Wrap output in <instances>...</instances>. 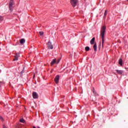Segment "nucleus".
<instances>
[{
  "mask_svg": "<svg viewBox=\"0 0 128 128\" xmlns=\"http://www.w3.org/2000/svg\"><path fill=\"white\" fill-rule=\"evenodd\" d=\"M38 128H40V126H38Z\"/></svg>",
  "mask_w": 128,
  "mask_h": 128,
  "instance_id": "nucleus-25",
  "label": "nucleus"
},
{
  "mask_svg": "<svg viewBox=\"0 0 128 128\" xmlns=\"http://www.w3.org/2000/svg\"><path fill=\"white\" fill-rule=\"evenodd\" d=\"M116 72H117V74L119 75H122L124 73V71L122 70H116Z\"/></svg>",
  "mask_w": 128,
  "mask_h": 128,
  "instance_id": "nucleus-8",
  "label": "nucleus"
},
{
  "mask_svg": "<svg viewBox=\"0 0 128 128\" xmlns=\"http://www.w3.org/2000/svg\"><path fill=\"white\" fill-rule=\"evenodd\" d=\"M20 56V53H16V55H15V58L14 59V61H17L18 60V58Z\"/></svg>",
  "mask_w": 128,
  "mask_h": 128,
  "instance_id": "nucleus-6",
  "label": "nucleus"
},
{
  "mask_svg": "<svg viewBox=\"0 0 128 128\" xmlns=\"http://www.w3.org/2000/svg\"><path fill=\"white\" fill-rule=\"evenodd\" d=\"M56 62V59L54 58V59L52 60L50 64L51 66H53Z\"/></svg>",
  "mask_w": 128,
  "mask_h": 128,
  "instance_id": "nucleus-11",
  "label": "nucleus"
},
{
  "mask_svg": "<svg viewBox=\"0 0 128 128\" xmlns=\"http://www.w3.org/2000/svg\"><path fill=\"white\" fill-rule=\"evenodd\" d=\"M0 120H1L2 122L4 121V120L3 118L1 116H0Z\"/></svg>",
  "mask_w": 128,
  "mask_h": 128,
  "instance_id": "nucleus-21",
  "label": "nucleus"
},
{
  "mask_svg": "<svg viewBox=\"0 0 128 128\" xmlns=\"http://www.w3.org/2000/svg\"><path fill=\"white\" fill-rule=\"evenodd\" d=\"M32 95L33 98L34 99L38 98V94L36 92H32Z\"/></svg>",
  "mask_w": 128,
  "mask_h": 128,
  "instance_id": "nucleus-5",
  "label": "nucleus"
},
{
  "mask_svg": "<svg viewBox=\"0 0 128 128\" xmlns=\"http://www.w3.org/2000/svg\"><path fill=\"white\" fill-rule=\"evenodd\" d=\"M24 73V70H22L20 72V75H22V74Z\"/></svg>",
  "mask_w": 128,
  "mask_h": 128,
  "instance_id": "nucleus-18",
  "label": "nucleus"
},
{
  "mask_svg": "<svg viewBox=\"0 0 128 128\" xmlns=\"http://www.w3.org/2000/svg\"><path fill=\"white\" fill-rule=\"evenodd\" d=\"M92 92L95 96H98V94L96 93V92L94 90V88H92Z\"/></svg>",
  "mask_w": 128,
  "mask_h": 128,
  "instance_id": "nucleus-13",
  "label": "nucleus"
},
{
  "mask_svg": "<svg viewBox=\"0 0 128 128\" xmlns=\"http://www.w3.org/2000/svg\"><path fill=\"white\" fill-rule=\"evenodd\" d=\"M33 128H36V127L35 126H33Z\"/></svg>",
  "mask_w": 128,
  "mask_h": 128,
  "instance_id": "nucleus-24",
  "label": "nucleus"
},
{
  "mask_svg": "<svg viewBox=\"0 0 128 128\" xmlns=\"http://www.w3.org/2000/svg\"><path fill=\"white\" fill-rule=\"evenodd\" d=\"M78 0H70V4L73 6V8H75L77 4Z\"/></svg>",
  "mask_w": 128,
  "mask_h": 128,
  "instance_id": "nucleus-3",
  "label": "nucleus"
},
{
  "mask_svg": "<svg viewBox=\"0 0 128 128\" xmlns=\"http://www.w3.org/2000/svg\"><path fill=\"white\" fill-rule=\"evenodd\" d=\"M85 50H86V51H89L90 50V47L89 46H86V48H85Z\"/></svg>",
  "mask_w": 128,
  "mask_h": 128,
  "instance_id": "nucleus-16",
  "label": "nucleus"
},
{
  "mask_svg": "<svg viewBox=\"0 0 128 128\" xmlns=\"http://www.w3.org/2000/svg\"><path fill=\"white\" fill-rule=\"evenodd\" d=\"M2 83V82H0V84H1Z\"/></svg>",
  "mask_w": 128,
  "mask_h": 128,
  "instance_id": "nucleus-26",
  "label": "nucleus"
},
{
  "mask_svg": "<svg viewBox=\"0 0 128 128\" xmlns=\"http://www.w3.org/2000/svg\"><path fill=\"white\" fill-rule=\"evenodd\" d=\"M118 64L120 65V66H122L123 64H122V58H120L118 60Z\"/></svg>",
  "mask_w": 128,
  "mask_h": 128,
  "instance_id": "nucleus-9",
  "label": "nucleus"
},
{
  "mask_svg": "<svg viewBox=\"0 0 128 128\" xmlns=\"http://www.w3.org/2000/svg\"><path fill=\"white\" fill-rule=\"evenodd\" d=\"M94 41H95V38H92V40H90V44H94Z\"/></svg>",
  "mask_w": 128,
  "mask_h": 128,
  "instance_id": "nucleus-10",
  "label": "nucleus"
},
{
  "mask_svg": "<svg viewBox=\"0 0 128 128\" xmlns=\"http://www.w3.org/2000/svg\"><path fill=\"white\" fill-rule=\"evenodd\" d=\"M26 40L24 38H22L20 40V44H23L25 42Z\"/></svg>",
  "mask_w": 128,
  "mask_h": 128,
  "instance_id": "nucleus-12",
  "label": "nucleus"
},
{
  "mask_svg": "<svg viewBox=\"0 0 128 128\" xmlns=\"http://www.w3.org/2000/svg\"><path fill=\"white\" fill-rule=\"evenodd\" d=\"M60 62V60H58V62H57V64H58V63Z\"/></svg>",
  "mask_w": 128,
  "mask_h": 128,
  "instance_id": "nucleus-23",
  "label": "nucleus"
},
{
  "mask_svg": "<svg viewBox=\"0 0 128 128\" xmlns=\"http://www.w3.org/2000/svg\"><path fill=\"white\" fill-rule=\"evenodd\" d=\"M4 20V18L2 16H0V22H1Z\"/></svg>",
  "mask_w": 128,
  "mask_h": 128,
  "instance_id": "nucleus-17",
  "label": "nucleus"
},
{
  "mask_svg": "<svg viewBox=\"0 0 128 128\" xmlns=\"http://www.w3.org/2000/svg\"><path fill=\"white\" fill-rule=\"evenodd\" d=\"M59 80H60V76L59 75H57L56 78H55V79H54V81L56 82V84H58L59 82Z\"/></svg>",
  "mask_w": 128,
  "mask_h": 128,
  "instance_id": "nucleus-7",
  "label": "nucleus"
},
{
  "mask_svg": "<svg viewBox=\"0 0 128 128\" xmlns=\"http://www.w3.org/2000/svg\"><path fill=\"white\" fill-rule=\"evenodd\" d=\"M3 128H8L6 126L3 125Z\"/></svg>",
  "mask_w": 128,
  "mask_h": 128,
  "instance_id": "nucleus-22",
  "label": "nucleus"
},
{
  "mask_svg": "<svg viewBox=\"0 0 128 128\" xmlns=\"http://www.w3.org/2000/svg\"><path fill=\"white\" fill-rule=\"evenodd\" d=\"M14 0H10L9 3V10L12 12L13 11V8H14Z\"/></svg>",
  "mask_w": 128,
  "mask_h": 128,
  "instance_id": "nucleus-2",
  "label": "nucleus"
},
{
  "mask_svg": "<svg viewBox=\"0 0 128 128\" xmlns=\"http://www.w3.org/2000/svg\"><path fill=\"white\" fill-rule=\"evenodd\" d=\"M39 34H40V36H42V35H44V32H39Z\"/></svg>",
  "mask_w": 128,
  "mask_h": 128,
  "instance_id": "nucleus-20",
  "label": "nucleus"
},
{
  "mask_svg": "<svg viewBox=\"0 0 128 128\" xmlns=\"http://www.w3.org/2000/svg\"><path fill=\"white\" fill-rule=\"evenodd\" d=\"M106 15H107V10H106L105 12L104 13V16H106Z\"/></svg>",
  "mask_w": 128,
  "mask_h": 128,
  "instance_id": "nucleus-19",
  "label": "nucleus"
},
{
  "mask_svg": "<svg viewBox=\"0 0 128 128\" xmlns=\"http://www.w3.org/2000/svg\"><path fill=\"white\" fill-rule=\"evenodd\" d=\"M127 0L128 2V0Z\"/></svg>",
  "mask_w": 128,
  "mask_h": 128,
  "instance_id": "nucleus-27",
  "label": "nucleus"
},
{
  "mask_svg": "<svg viewBox=\"0 0 128 128\" xmlns=\"http://www.w3.org/2000/svg\"><path fill=\"white\" fill-rule=\"evenodd\" d=\"M48 47L49 50H52L54 48V46L52 44V43L49 41L48 43Z\"/></svg>",
  "mask_w": 128,
  "mask_h": 128,
  "instance_id": "nucleus-4",
  "label": "nucleus"
},
{
  "mask_svg": "<svg viewBox=\"0 0 128 128\" xmlns=\"http://www.w3.org/2000/svg\"><path fill=\"white\" fill-rule=\"evenodd\" d=\"M20 122L22 123V124H24V123L25 122V120H24L23 119V118L20 119Z\"/></svg>",
  "mask_w": 128,
  "mask_h": 128,
  "instance_id": "nucleus-15",
  "label": "nucleus"
},
{
  "mask_svg": "<svg viewBox=\"0 0 128 128\" xmlns=\"http://www.w3.org/2000/svg\"><path fill=\"white\" fill-rule=\"evenodd\" d=\"M94 50L95 52H96V50H97V46H96V44H94Z\"/></svg>",
  "mask_w": 128,
  "mask_h": 128,
  "instance_id": "nucleus-14",
  "label": "nucleus"
},
{
  "mask_svg": "<svg viewBox=\"0 0 128 128\" xmlns=\"http://www.w3.org/2000/svg\"><path fill=\"white\" fill-rule=\"evenodd\" d=\"M106 30V26H104L101 30V33H100V36L102 38V46H104V34H105V31Z\"/></svg>",
  "mask_w": 128,
  "mask_h": 128,
  "instance_id": "nucleus-1",
  "label": "nucleus"
}]
</instances>
